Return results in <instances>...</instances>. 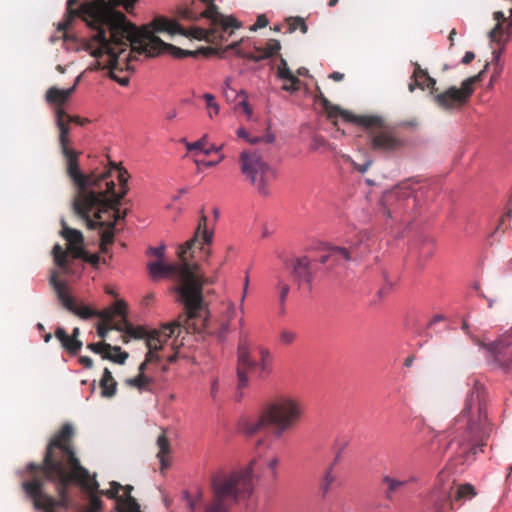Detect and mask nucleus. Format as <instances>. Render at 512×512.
I'll list each match as a JSON object with an SVG mask.
<instances>
[{
    "instance_id": "28",
    "label": "nucleus",
    "mask_w": 512,
    "mask_h": 512,
    "mask_svg": "<svg viewBox=\"0 0 512 512\" xmlns=\"http://www.w3.org/2000/svg\"><path fill=\"white\" fill-rule=\"evenodd\" d=\"M260 360L257 361V377L266 380L273 372V356L265 347H259Z\"/></svg>"
},
{
    "instance_id": "39",
    "label": "nucleus",
    "mask_w": 512,
    "mask_h": 512,
    "mask_svg": "<svg viewBox=\"0 0 512 512\" xmlns=\"http://www.w3.org/2000/svg\"><path fill=\"white\" fill-rule=\"evenodd\" d=\"M116 507L117 512H141L140 505L137 500L128 495L125 499H121Z\"/></svg>"
},
{
    "instance_id": "40",
    "label": "nucleus",
    "mask_w": 512,
    "mask_h": 512,
    "mask_svg": "<svg viewBox=\"0 0 512 512\" xmlns=\"http://www.w3.org/2000/svg\"><path fill=\"white\" fill-rule=\"evenodd\" d=\"M52 254L54 258L55 264L61 268L64 269L66 272H68V256L67 252L63 250V248L59 244H55L52 249Z\"/></svg>"
},
{
    "instance_id": "44",
    "label": "nucleus",
    "mask_w": 512,
    "mask_h": 512,
    "mask_svg": "<svg viewBox=\"0 0 512 512\" xmlns=\"http://www.w3.org/2000/svg\"><path fill=\"white\" fill-rule=\"evenodd\" d=\"M100 244L110 245L114 242L115 235V222H107L106 225L101 228Z\"/></svg>"
},
{
    "instance_id": "11",
    "label": "nucleus",
    "mask_w": 512,
    "mask_h": 512,
    "mask_svg": "<svg viewBox=\"0 0 512 512\" xmlns=\"http://www.w3.org/2000/svg\"><path fill=\"white\" fill-rule=\"evenodd\" d=\"M152 28L156 32H167L171 35L179 34L185 37H192L199 41H206L209 43H221L227 41L232 32L222 30L220 23L214 24L210 21V28L205 29L202 27H192L190 29L184 28L178 21L169 19L165 16H157L151 22Z\"/></svg>"
},
{
    "instance_id": "22",
    "label": "nucleus",
    "mask_w": 512,
    "mask_h": 512,
    "mask_svg": "<svg viewBox=\"0 0 512 512\" xmlns=\"http://www.w3.org/2000/svg\"><path fill=\"white\" fill-rule=\"evenodd\" d=\"M240 42H233L228 46L229 49L235 50L238 57L247 59L252 62H261L269 59L281 50V43L277 39H269L266 43V53L244 52L240 48Z\"/></svg>"
},
{
    "instance_id": "54",
    "label": "nucleus",
    "mask_w": 512,
    "mask_h": 512,
    "mask_svg": "<svg viewBox=\"0 0 512 512\" xmlns=\"http://www.w3.org/2000/svg\"><path fill=\"white\" fill-rule=\"evenodd\" d=\"M329 146V142L322 135L315 134L310 143V149L313 151L326 150Z\"/></svg>"
},
{
    "instance_id": "34",
    "label": "nucleus",
    "mask_w": 512,
    "mask_h": 512,
    "mask_svg": "<svg viewBox=\"0 0 512 512\" xmlns=\"http://www.w3.org/2000/svg\"><path fill=\"white\" fill-rule=\"evenodd\" d=\"M118 331L125 332L129 337L133 339H147L149 333L142 326H133L132 323L129 322L128 319H124L123 326L116 325L113 327Z\"/></svg>"
},
{
    "instance_id": "43",
    "label": "nucleus",
    "mask_w": 512,
    "mask_h": 512,
    "mask_svg": "<svg viewBox=\"0 0 512 512\" xmlns=\"http://www.w3.org/2000/svg\"><path fill=\"white\" fill-rule=\"evenodd\" d=\"M475 487L469 483L461 484L456 492L455 501L470 500L476 496Z\"/></svg>"
},
{
    "instance_id": "59",
    "label": "nucleus",
    "mask_w": 512,
    "mask_h": 512,
    "mask_svg": "<svg viewBox=\"0 0 512 512\" xmlns=\"http://www.w3.org/2000/svg\"><path fill=\"white\" fill-rule=\"evenodd\" d=\"M90 506L85 512H101L103 507L102 500L95 494L89 496Z\"/></svg>"
},
{
    "instance_id": "26",
    "label": "nucleus",
    "mask_w": 512,
    "mask_h": 512,
    "mask_svg": "<svg viewBox=\"0 0 512 512\" xmlns=\"http://www.w3.org/2000/svg\"><path fill=\"white\" fill-rule=\"evenodd\" d=\"M338 459L339 454L335 457L333 463L329 465V467L325 470L323 476L319 480L318 493L322 499H325L328 496L334 484L337 482V477L333 473V469Z\"/></svg>"
},
{
    "instance_id": "49",
    "label": "nucleus",
    "mask_w": 512,
    "mask_h": 512,
    "mask_svg": "<svg viewBox=\"0 0 512 512\" xmlns=\"http://www.w3.org/2000/svg\"><path fill=\"white\" fill-rule=\"evenodd\" d=\"M110 310L112 311V315L114 316H121L122 322L124 323V319H127V310L128 306L126 302L122 299L117 300L111 307Z\"/></svg>"
},
{
    "instance_id": "64",
    "label": "nucleus",
    "mask_w": 512,
    "mask_h": 512,
    "mask_svg": "<svg viewBox=\"0 0 512 512\" xmlns=\"http://www.w3.org/2000/svg\"><path fill=\"white\" fill-rule=\"evenodd\" d=\"M203 98L206 102V107L213 111L214 114L219 113V105L215 101V96L210 93L203 94Z\"/></svg>"
},
{
    "instance_id": "50",
    "label": "nucleus",
    "mask_w": 512,
    "mask_h": 512,
    "mask_svg": "<svg viewBox=\"0 0 512 512\" xmlns=\"http://www.w3.org/2000/svg\"><path fill=\"white\" fill-rule=\"evenodd\" d=\"M178 15L189 21H199L200 19L205 18V16H200L202 15V12H197L193 8L189 7L180 8L178 10Z\"/></svg>"
},
{
    "instance_id": "12",
    "label": "nucleus",
    "mask_w": 512,
    "mask_h": 512,
    "mask_svg": "<svg viewBox=\"0 0 512 512\" xmlns=\"http://www.w3.org/2000/svg\"><path fill=\"white\" fill-rule=\"evenodd\" d=\"M489 66L490 63H486L484 68L477 75L463 80L460 88L451 86L444 92L435 95V103L444 110H452L457 106L467 104L474 93V84L482 80Z\"/></svg>"
},
{
    "instance_id": "42",
    "label": "nucleus",
    "mask_w": 512,
    "mask_h": 512,
    "mask_svg": "<svg viewBox=\"0 0 512 512\" xmlns=\"http://www.w3.org/2000/svg\"><path fill=\"white\" fill-rule=\"evenodd\" d=\"M112 351H114L116 354L112 355L109 353V351L102 355V358L105 360H110L114 363L123 365L125 361L127 360L129 354L125 351H122L120 346H112Z\"/></svg>"
},
{
    "instance_id": "48",
    "label": "nucleus",
    "mask_w": 512,
    "mask_h": 512,
    "mask_svg": "<svg viewBox=\"0 0 512 512\" xmlns=\"http://www.w3.org/2000/svg\"><path fill=\"white\" fill-rule=\"evenodd\" d=\"M414 78H421L425 79L426 84L424 85L425 88H430L432 90H435L436 80L429 76L428 72L426 70H423L419 65H416V68L413 73Z\"/></svg>"
},
{
    "instance_id": "9",
    "label": "nucleus",
    "mask_w": 512,
    "mask_h": 512,
    "mask_svg": "<svg viewBox=\"0 0 512 512\" xmlns=\"http://www.w3.org/2000/svg\"><path fill=\"white\" fill-rule=\"evenodd\" d=\"M46 480L54 484L58 499L48 495L44 491V480L40 478V498H42L48 507L62 508L68 510L72 505V498L69 494V487L73 483H81V478L86 476L87 468L84 472H78L76 469H58L57 466H50L45 470Z\"/></svg>"
},
{
    "instance_id": "19",
    "label": "nucleus",
    "mask_w": 512,
    "mask_h": 512,
    "mask_svg": "<svg viewBox=\"0 0 512 512\" xmlns=\"http://www.w3.org/2000/svg\"><path fill=\"white\" fill-rule=\"evenodd\" d=\"M237 393L236 400L240 401L243 397L241 390L248 385V376L246 370H256L258 363L256 360L251 358L250 348L248 341L244 338H240L237 346Z\"/></svg>"
},
{
    "instance_id": "63",
    "label": "nucleus",
    "mask_w": 512,
    "mask_h": 512,
    "mask_svg": "<svg viewBox=\"0 0 512 512\" xmlns=\"http://www.w3.org/2000/svg\"><path fill=\"white\" fill-rule=\"evenodd\" d=\"M504 33L502 23H497L494 28L488 33V37L491 42L500 43L501 39L498 37Z\"/></svg>"
},
{
    "instance_id": "17",
    "label": "nucleus",
    "mask_w": 512,
    "mask_h": 512,
    "mask_svg": "<svg viewBox=\"0 0 512 512\" xmlns=\"http://www.w3.org/2000/svg\"><path fill=\"white\" fill-rule=\"evenodd\" d=\"M49 284L54 289L58 300L62 304V306L67 309L69 312L77 315L78 317L87 320L97 315V311L92 310L88 306L77 307L75 304L74 298L70 295L68 291L67 282L64 280L58 279V272L53 270L49 277Z\"/></svg>"
},
{
    "instance_id": "62",
    "label": "nucleus",
    "mask_w": 512,
    "mask_h": 512,
    "mask_svg": "<svg viewBox=\"0 0 512 512\" xmlns=\"http://www.w3.org/2000/svg\"><path fill=\"white\" fill-rule=\"evenodd\" d=\"M68 250L72 254L73 258L84 260L87 251L84 249L82 244H76L72 246H68Z\"/></svg>"
},
{
    "instance_id": "2",
    "label": "nucleus",
    "mask_w": 512,
    "mask_h": 512,
    "mask_svg": "<svg viewBox=\"0 0 512 512\" xmlns=\"http://www.w3.org/2000/svg\"><path fill=\"white\" fill-rule=\"evenodd\" d=\"M207 216L204 209L200 210V219L194 236L180 245L177 250L182 266L179 273V284L173 288V292L178 295V302L182 303L186 309L189 319L200 317V313L204 310L203 286L206 283L212 284L214 279H204L197 275V265L187 263V254L193 252L194 247L198 244L200 249L207 255L209 250H205V245H210L213 241L214 230L207 228Z\"/></svg>"
},
{
    "instance_id": "1",
    "label": "nucleus",
    "mask_w": 512,
    "mask_h": 512,
    "mask_svg": "<svg viewBox=\"0 0 512 512\" xmlns=\"http://www.w3.org/2000/svg\"><path fill=\"white\" fill-rule=\"evenodd\" d=\"M492 427L487 415L486 391L480 381L475 380L468 392L464 408L449 429L450 440L446 451L457 472L471 465L478 453H482Z\"/></svg>"
},
{
    "instance_id": "31",
    "label": "nucleus",
    "mask_w": 512,
    "mask_h": 512,
    "mask_svg": "<svg viewBox=\"0 0 512 512\" xmlns=\"http://www.w3.org/2000/svg\"><path fill=\"white\" fill-rule=\"evenodd\" d=\"M65 116V111L63 109H58L56 111V125L60 131L59 134V143L61 146V150H67L70 149L68 147V144L70 142L69 140V132L70 128L69 126L63 121V117Z\"/></svg>"
},
{
    "instance_id": "45",
    "label": "nucleus",
    "mask_w": 512,
    "mask_h": 512,
    "mask_svg": "<svg viewBox=\"0 0 512 512\" xmlns=\"http://www.w3.org/2000/svg\"><path fill=\"white\" fill-rule=\"evenodd\" d=\"M82 341L79 339H74L70 335H68V340H65L62 343V347L72 356L78 355L82 348Z\"/></svg>"
},
{
    "instance_id": "16",
    "label": "nucleus",
    "mask_w": 512,
    "mask_h": 512,
    "mask_svg": "<svg viewBox=\"0 0 512 512\" xmlns=\"http://www.w3.org/2000/svg\"><path fill=\"white\" fill-rule=\"evenodd\" d=\"M102 200L103 194L98 193L96 190H90L88 192L78 193L73 201L75 214L85 221L87 228L90 230L103 228L107 223L105 221H95L90 217V212L94 207L102 204Z\"/></svg>"
},
{
    "instance_id": "61",
    "label": "nucleus",
    "mask_w": 512,
    "mask_h": 512,
    "mask_svg": "<svg viewBox=\"0 0 512 512\" xmlns=\"http://www.w3.org/2000/svg\"><path fill=\"white\" fill-rule=\"evenodd\" d=\"M277 288L279 289V302L280 305L283 306L286 302L287 296L290 291V286L286 283H283L281 280L278 281Z\"/></svg>"
},
{
    "instance_id": "56",
    "label": "nucleus",
    "mask_w": 512,
    "mask_h": 512,
    "mask_svg": "<svg viewBox=\"0 0 512 512\" xmlns=\"http://www.w3.org/2000/svg\"><path fill=\"white\" fill-rule=\"evenodd\" d=\"M316 98L325 110L326 114L328 115L329 111L331 109L336 110L338 109V105L332 104L323 94L319 86H316Z\"/></svg>"
},
{
    "instance_id": "25",
    "label": "nucleus",
    "mask_w": 512,
    "mask_h": 512,
    "mask_svg": "<svg viewBox=\"0 0 512 512\" xmlns=\"http://www.w3.org/2000/svg\"><path fill=\"white\" fill-rule=\"evenodd\" d=\"M417 478L415 476H410L409 478L399 480L390 475H385L382 477L381 484L385 485L386 488L383 490L385 499L389 501H393L395 498V494L401 490V488L405 487L409 483L417 482Z\"/></svg>"
},
{
    "instance_id": "14",
    "label": "nucleus",
    "mask_w": 512,
    "mask_h": 512,
    "mask_svg": "<svg viewBox=\"0 0 512 512\" xmlns=\"http://www.w3.org/2000/svg\"><path fill=\"white\" fill-rule=\"evenodd\" d=\"M67 159V174L73 180L74 184L79 188V193L88 192V188H100L102 181H107L111 176V169L103 172L99 176L94 173L90 175L83 174L79 167L78 152L73 149L62 151Z\"/></svg>"
},
{
    "instance_id": "57",
    "label": "nucleus",
    "mask_w": 512,
    "mask_h": 512,
    "mask_svg": "<svg viewBox=\"0 0 512 512\" xmlns=\"http://www.w3.org/2000/svg\"><path fill=\"white\" fill-rule=\"evenodd\" d=\"M236 135L238 138H242L249 144H258L262 142V138L259 136H251L249 132L244 127H239L236 130Z\"/></svg>"
},
{
    "instance_id": "8",
    "label": "nucleus",
    "mask_w": 512,
    "mask_h": 512,
    "mask_svg": "<svg viewBox=\"0 0 512 512\" xmlns=\"http://www.w3.org/2000/svg\"><path fill=\"white\" fill-rule=\"evenodd\" d=\"M74 435L73 425L65 423L49 440L44 454L45 470L50 466H57L58 469H76L78 472H84L85 467L81 465L74 447L69 444Z\"/></svg>"
},
{
    "instance_id": "23",
    "label": "nucleus",
    "mask_w": 512,
    "mask_h": 512,
    "mask_svg": "<svg viewBox=\"0 0 512 512\" xmlns=\"http://www.w3.org/2000/svg\"><path fill=\"white\" fill-rule=\"evenodd\" d=\"M21 486L26 494V497L32 500L35 510L43 512H56L55 508L48 507V505H46V502L42 498H40L41 493L39 476H34L30 480L24 481Z\"/></svg>"
},
{
    "instance_id": "53",
    "label": "nucleus",
    "mask_w": 512,
    "mask_h": 512,
    "mask_svg": "<svg viewBox=\"0 0 512 512\" xmlns=\"http://www.w3.org/2000/svg\"><path fill=\"white\" fill-rule=\"evenodd\" d=\"M216 49L212 47H200L196 50H185V57L197 58L198 56L209 57L216 54Z\"/></svg>"
},
{
    "instance_id": "41",
    "label": "nucleus",
    "mask_w": 512,
    "mask_h": 512,
    "mask_svg": "<svg viewBox=\"0 0 512 512\" xmlns=\"http://www.w3.org/2000/svg\"><path fill=\"white\" fill-rule=\"evenodd\" d=\"M383 120L379 116L374 115H358L356 125L364 128L381 127Z\"/></svg>"
},
{
    "instance_id": "7",
    "label": "nucleus",
    "mask_w": 512,
    "mask_h": 512,
    "mask_svg": "<svg viewBox=\"0 0 512 512\" xmlns=\"http://www.w3.org/2000/svg\"><path fill=\"white\" fill-rule=\"evenodd\" d=\"M150 25H144L138 28L133 24V28L129 29L127 38L130 41L131 54L128 60H137V55H145L146 57H155L161 53H167L175 59L185 58V49L177 47L173 44L164 42L155 35L154 28L151 29Z\"/></svg>"
},
{
    "instance_id": "24",
    "label": "nucleus",
    "mask_w": 512,
    "mask_h": 512,
    "mask_svg": "<svg viewBox=\"0 0 512 512\" xmlns=\"http://www.w3.org/2000/svg\"><path fill=\"white\" fill-rule=\"evenodd\" d=\"M176 328H179L178 323L166 324L161 331L153 330L149 332L146 339V346L149 350L160 351L163 349L166 340L174 334Z\"/></svg>"
},
{
    "instance_id": "33",
    "label": "nucleus",
    "mask_w": 512,
    "mask_h": 512,
    "mask_svg": "<svg viewBox=\"0 0 512 512\" xmlns=\"http://www.w3.org/2000/svg\"><path fill=\"white\" fill-rule=\"evenodd\" d=\"M61 226V235L64 239L67 240L68 246L83 244L84 237L81 231L74 228H70L64 219L61 220Z\"/></svg>"
},
{
    "instance_id": "47",
    "label": "nucleus",
    "mask_w": 512,
    "mask_h": 512,
    "mask_svg": "<svg viewBox=\"0 0 512 512\" xmlns=\"http://www.w3.org/2000/svg\"><path fill=\"white\" fill-rule=\"evenodd\" d=\"M74 19H75V17L65 14V19L63 21L59 22L57 25V30L64 32V34H63L64 41H68V40H73L75 42L78 41V38L76 36H72V35L66 33V30L72 24Z\"/></svg>"
},
{
    "instance_id": "51",
    "label": "nucleus",
    "mask_w": 512,
    "mask_h": 512,
    "mask_svg": "<svg viewBox=\"0 0 512 512\" xmlns=\"http://www.w3.org/2000/svg\"><path fill=\"white\" fill-rule=\"evenodd\" d=\"M120 490H122V485L119 482L112 481L110 483V489L101 490L100 494L106 496L109 499H115L119 502L122 499V497L118 495Z\"/></svg>"
},
{
    "instance_id": "18",
    "label": "nucleus",
    "mask_w": 512,
    "mask_h": 512,
    "mask_svg": "<svg viewBox=\"0 0 512 512\" xmlns=\"http://www.w3.org/2000/svg\"><path fill=\"white\" fill-rule=\"evenodd\" d=\"M480 347L486 351L489 362L504 369L512 367V335H503L488 344L481 342Z\"/></svg>"
},
{
    "instance_id": "29",
    "label": "nucleus",
    "mask_w": 512,
    "mask_h": 512,
    "mask_svg": "<svg viewBox=\"0 0 512 512\" xmlns=\"http://www.w3.org/2000/svg\"><path fill=\"white\" fill-rule=\"evenodd\" d=\"M147 268L153 280L168 278L177 270L176 265L165 264L161 260L148 263Z\"/></svg>"
},
{
    "instance_id": "10",
    "label": "nucleus",
    "mask_w": 512,
    "mask_h": 512,
    "mask_svg": "<svg viewBox=\"0 0 512 512\" xmlns=\"http://www.w3.org/2000/svg\"><path fill=\"white\" fill-rule=\"evenodd\" d=\"M241 173L257 192L267 197L270 195L269 185L277 178V171L262 155L257 152L242 151L239 155Z\"/></svg>"
},
{
    "instance_id": "37",
    "label": "nucleus",
    "mask_w": 512,
    "mask_h": 512,
    "mask_svg": "<svg viewBox=\"0 0 512 512\" xmlns=\"http://www.w3.org/2000/svg\"><path fill=\"white\" fill-rule=\"evenodd\" d=\"M86 474H87L86 476L81 478V481H82L81 483H73V485L81 487L84 491L90 493V495L95 494V492L100 493V491H101V490H99L100 485H99L98 481L96 480V475L91 477L88 469H87Z\"/></svg>"
},
{
    "instance_id": "32",
    "label": "nucleus",
    "mask_w": 512,
    "mask_h": 512,
    "mask_svg": "<svg viewBox=\"0 0 512 512\" xmlns=\"http://www.w3.org/2000/svg\"><path fill=\"white\" fill-rule=\"evenodd\" d=\"M157 446L159 448V451L157 453V458L160 463V469L161 471H164L170 466L169 461L166 459V455H168L171 451L170 449V442L165 435V433H162L157 438Z\"/></svg>"
},
{
    "instance_id": "35",
    "label": "nucleus",
    "mask_w": 512,
    "mask_h": 512,
    "mask_svg": "<svg viewBox=\"0 0 512 512\" xmlns=\"http://www.w3.org/2000/svg\"><path fill=\"white\" fill-rule=\"evenodd\" d=\"M154 382L152 377H149L145 374H138L133 378H128L125 380L126 385L130 387L137 388L140 392L142 391H151L150 384Z\"/></svg>"
},
{
    "instance_id": "27",
    "label": "nucleus",
    "mask_w": 512,
    "mask_h": 512,
    "mask_svg": "<svg viewBox=\"0 0 512 512\" xmlns=\"http://www.w3.org/2000/svg\"><path fill=\"white\" fill-rule=\"evenodd\" d=\"M77 3V0H67L66 1V15H70L73 17H81L88 27H96L97 24L101 23L100 19H98L97 13H86V11H82V4L79 8L74 9L73 5Z\"/></svg>"
},
{
    "instance_id": "5",
    "label": "nucleus",
    "mask_w": 512,
    "mask_h": 512,
    "mask_svg": "<svg viewBox=\"0 0 512 512\" xmlns=\"http://www.w3.org/2000/svg\"><path fill=\"white\" fill-rule=\"evenodd\" d=\"M255 460L245 468L226 473L220 470L211 477L213 502L205 512H229L233 504L250 499L254 492Z\"/></svg>"
},
{
    "instance_id": "21",
    "label": "nucleus",
    "mask_w": 512,
    "mask_h": 512,
    "mask_svg": "<svg viewBox=\"0 0 512 512\" xmlns=\"http://www.w3.org/2000/svg\"><path fill=\"white\" fill-rule=\"evenodd\" d=\"M369 146L375 152L390 153L400 150L406 145V140L395 136L390 131L371 132L368 135Z\"/></svg>"
},
{
    "instance_id": "38",
    "label": "nucleus",
    "mask_w": 512,
    "mask_h": 512,
    "mask_svg": "<svg viewBox=\"0 0 512 512\" xmlns=\"http://www.w3.org/2000/svg\"><path fill=\"white\" fill-rule=\"evenodd\" d=\"M342 117L345 122L356 124L357 122V116L354 115L352 112L348 110L342 109L340 106H338V109L333 110L331 109L327 115L328 120L333 121V123L336 125V119L338 117Z\"/></svg>"
},
{
    "instance_id": "6",
    "label": "nucleus",
    "mask_w": 512,
    "mask_h": 512,
    "mask_svg": "<svg viewBox=\"0 0 512 512\" xmlns=\"http://www.w3.org/2000/svg\"><path fill=\"white\" fill-rule=\"evenodd\" d=\"M139 0H89L82 3V11L97 13L100 22L108 24V30L115 41L123 39L129 29L133 28L126 15L118 11L122 7L127 13H132Z\"/></svg>"
},
{
    "instance_id": "58",
    "label": "nucleus",
    "mask_w": 512,
    "mask_h": 512,
    "mask_svg": "<svg viewBox=\"0 0 512 512\" xmlns=\"http://www.w3.org/2000/svg\"><path fill=\"white\" fill-rule=\"evenodd\" d=\"M87 348L96 354H101L102 356L108 351H111L112 345L106 342H97L88 344Z\"/></svg>"
},
{
    "instance_id": "30",
    "label": "nucleus",
    "mask_w": 512,
    "mask_h": 512,
    "mask_svg": "<svg viewBox=\"0 0 512 512\" xmlns=\"http://www.w3.org/2000/svg\"><path fill=\"white\" fill-rule=\"evenodd\" d=\"M75 91V85L68 89L51 87L47 90L45 99L50 104L63 105Z\"/></svg>"
},
{
    "instance_id": "15",
    "label": "nucleus",
    "mask_w": 512,
    "mask_h": 512,
    "mask_svg": "<svg viewBox=\"0 0 512 512\" xmlns=\"http://www.w3.org/2000/svg\"><path fill=\"white\" fill-rule=\"evenodd\" d=\"M443 477V472L438 473L434 487L425 498L424 505L430 512H453V484Z\"/></svg>"
},
{
    "instance_id": "60",
    "label": "nucleus",
    "mask_w": 512,
    "mask_h": 512,
    "mask_svg": "<svg viewBox=\"0 0 512 512\" xmlns=\"http://www.w3.org/2000/svg\"><path fill=\"white\" fill-rule=\"evenodd\" d=\"M206 139H207V135H204L203 137H201L199 140H197L195 142H187L185 139H182V141L185 142L186 149L188 151L199 150L202 152V149H204V143H205Z\"/></svg>"
},
{
    "instance_id": "4",
    "label": "nucleus",
    "mask_w": 512,
    "mask_h": 512,
    "mask_svg": "<svg viewBox=\"0 0 512 512\" xmlns=\"http://www.w3.org/2000/svg\"><path fill=\"white\" fill-rule=\"evenodd\" d=\"M303 408L290 397H281L269 403L259 416L242 415L237 430L246 437H252L267 426H273V435L279 439L301 419Z\"/></svg>"
},
{
    "instance_id": "55",
    "label": "nucleus",
    "mask_w": 512,
    "mask_h": 512,
    "mask_svg": "<svg viewBox=\"0 0 512 512\" xmlns=\"http://www.w3.org/2000/svg\"><path fill=\"white\" fill-rule=\"evenodd\" d=\"M297 29H299L303 34H306L308 31V26L302 17L293 18L292 22L288 26L287 33H293Z\"/></svg>"
},
{
    "instance_id": "46",
    "label": "nucleus",
    "mask_w": 512,
    "mask_h": 512,
    "mask_svg": "<svg viewBox=\"0 0 512 512\" xmlns=\"http://www.w3.org/2000/svg\"><path fill=\"white\" fill-rule=\"evenodd\" d=\"M402 197L408 202L411 201L413 203V205H415V206L422 207V206L426 205V202H424L422 200V197H423L422 191L405 190L402 192Z\"/></svg>"
},
{
    "instance_id": "52",
    "label": "nucleus",
    "mask_w": 512,
    "mask_h": 512,
    "mask_svg": "<svg viewBox=\"0 0 512 512\" xmlns=\"http://www.w3.org/2000/svg\"><path fill=\"white\" fill-rule=\"evenodd\" d=\"M101 396L104 398H111L117 392V382L113 381L111 384L107 381L100 380Z\"/></svg>"
},
{
    "instance_id": "13",
    "label": "nucleus",
    "mask_w": 512,
    "mask_h": 512,
    "mask_svg": "<svg viewBox=\"0 0 512 512\" xmlns=\"http://www.w3.org/2000/svg\"><path fill=\"white\" fill-rule=\"evenodd\" d=\"M112 168L118 171V181L120 184V191L119 192L115 191L114 181H106L105 182L106 189L100 190V191H98V193L103 194L102 203L105 206V210L111 209L114 211V221L113 222H115V224H116L119 220L124 219L126 216V212L121 213L119 207L121 205L123 198L128 193L127 183H128L129 174L125 168L120 167L115 163L112 164Z\"/></svg>"
},
{
    "instance_id": "3",
    "label": "nucleus",
    "mask_w": 512,
    "mask_h": 512,
    "mask_svg": "<svg viewBox=\"0 0 512 512\" xmlns=\"http://www.w3.org/2000/svg\"><path fill=\"white\" fill-rule=\"evenodd\" d=\"M357 260L354 256V247H341L329 245L319 258L311 259L307 255L295 256L284 261L285 267L298 289L307 286L312 291L313 279L322 277L342 266L344 263Z\"/></svg>"
},
{
    "instance_id": "20",
    "label": "nucleus",
    "mask_w": 512,
    "mask_h": 512,
    "mask_svg": "<svg viewBox=\"0 0 512 512\" xmlns=\"http://www.w3.org/2000/svg\"><path fill=\"white\" fill-rule=\"evenodd\" d=\"M91 30H94L96 33L92 36V41L96 42L100 45V47L96 49H92L90 55L94 58H100L105 53L108 54L111 58V63L117 64V54L114 49L111 47V44H115L117 46H127L130 45V41L127 38H123L120 41H115L112 38V33H110V38L106 36V28L108 29L107 23H99L96 27H89ZM109 32H111L109 30Z\"/></svg>"
},
{
    "instance_id": "36",
    "label": "nucleus",
    "mask_w": 512,
    "mask_h": 512,
    "mask_svg": "<svg viewBox=\"0 0 512 512\" xmlns=\"http://www.w3.org/2000/svg\"><path fill=\"white\" fill-rule=\"evenodd\" d=\"M277 77L288 82L300 83L299 78L291 72L286 59L282 56H280L279 64L277 66Z\"/></svg>"
}]
</instances>
